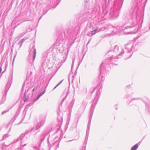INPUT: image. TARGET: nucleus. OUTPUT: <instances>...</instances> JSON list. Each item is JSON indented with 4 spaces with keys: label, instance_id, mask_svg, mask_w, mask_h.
Instances as JSON below:
<instances>
[{
    "label": "nucleus",
    "instance_id": "1",
    "mask_svg": "<svg viewBox=\"0 0 150 150\" xmlns=\"http://www.w3.org/2000/svg\"><path fill=\"white\" fill-rule=\"evenodd\" d=\"M138 147V145L137 144H136L135 145L132 147L131 150H136Z\"/></svg>",
    "mask_w": 150,
    "mask_h": 150
},
{
    "label": "nucleus",
    "instance_id": "9",
    "mask_svg": "<svg viewBox=\"0 0 150 150\" xmlns=\"http://www.w3.org/2000/svg\"><path fill=\"white\" fill-rule=\"evenodd\" d=\"M34 89H33V91H34Z\"/></svg>",
    "mask_w": 150,
    "mask_h": 150
},
{
    "label": "nucleus",
    "instance_id": "7",
    "mask_svg": "<svg viewBox=\"0 0 150 150\" xmlns=\"http://www.w3.org/2000/svg\"><path fill=\"white\" fill-rule=\"evenodd\" d=\"M34 53H35V57H34V58L35 57V52H34Z\"/></svg>",
    "mask_w": 150,
    "mask_h": 150
},
{
    "label": "nucleus",
    "instance_id": "6",
    "mask_svg": "<svg viewBox=\"0 0 150 150\" xmlns=\"http://www.w3.org/2000/svg\"><path fill=\"white\" fill-rule=\"evenodd\" d=\"M97 30H98V29H96V30H93L95 32V33H96L97 31Z\"/></svg>",
    "mask_w": 150,
    "mask_h": 150
},
{
    "label": "nucleus",
    "instance_id": "5",
    "mask_svg": "<svg viewBox=\"0 0 150 150\" xmlns=\"http://www.w3.org/2000/svg\"><path fill=\"white\" fill-rule=\"evenodd\" d=\"M97 30H98V29H96V30H93L95 32V33H96L97 31Z\"/></svg>",
    "mask_w": 150,
    "mask_h": 150
},
{
    "label": "nucleus",
    "instance_id": "8",
    "mask_svg": "<svg viewBox=\"0 0 150 150\" xmlns=\"http://www.w3.org/2000/svg\"><path fill=\"white\" fill-rule=\"evenodd\" d=\"M23 40H24V39H22V40H21V42H22Z\"/></svg>",
    "mask_w": 150,
    "mask_h": 150
},
{
    "label": "nucleus",
    "instance_id": "2",
    "mask_svg": "<svg viewBox=\"0 0 150 150\" xmlns=\"http://www.w3.org/2000/svg\"><path fill=\"white\" fill-rule=\"evenodd\" d=\"M45 90H44L38 96V99L42 95L45 93Z\"/></svg>",
    "mask_w": 150,
    "mask_h": 150
},
{
    "label": "nucleus",
    "instance_id": "3",
    "mask_svg": "<svg viewBox=\"0 0 150 150\" xmlns=\"http://www.w3.org/2000/svg\"><path fill=\"white\" fill-rule=\"evenodd\" d=\"M62 81H60V82L54 88V89L55 88H57L59 85L62 82Z\"/></svg>",
    "mask_w": 150,
    "mask_h": 150
},
{
    "label": "nucleus",
    "instance_id": "4",
    "mask_svg": "<svg viewBox=\"0 0 150 150\" xmlns=\"http://www.w3.org/2000/svg\"><path fill=\"white\" fill-rule=\"evenodd\" d=\"M91 34L92 35H94L96 33H95V32L93 30H92L91 31Z\"/></svg>",
    "mask_w": 150,
    "mask_h": 150
}]
</instances>
